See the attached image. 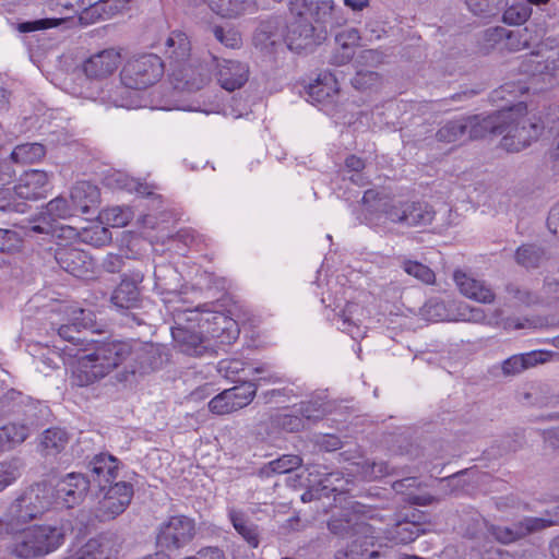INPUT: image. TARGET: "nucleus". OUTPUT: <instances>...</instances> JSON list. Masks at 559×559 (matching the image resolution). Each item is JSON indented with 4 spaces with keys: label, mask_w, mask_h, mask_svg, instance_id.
<instances>
[{
    "label": "nucleus",
    "mask_w": 559,
    "mask_h": 559,
    "mask_svg": "<svg viewBox=\"0 0 559 559\" xmlns=\"http://www.w3.org/2000/svg\"><path fill=\"white\" fill-rule=\"evenodd\" d=\"M131 358V373L146 374L163 367L166 361L159 346L136 341H109L97 344L93 352L80 359L74 378L79 386H86L106 377Z\"/></svg>",
    "instance_id": "f257e3e1"
},
{
    "label": "nucleus",
    "mask_w": 559,
    "mask_h": 559,
    "mask_svg": "<svg viewBox=\"0 0 559 559\" xmlns=\"http://www.w3.org/2000/svg\"><path fill=\"white\" fill-rule=\"evenodd\" d=\"M49 486L38 483L26 488L9 506L0 525L7 534H17L26 525L41 516L51 506Z\"/></svg>",
    "instance_id": "f03ea898"
},
{
    "label": "nucleus",
    "mask_w": 559,
    "mask_h": 559,
    "mask_svg": "<svg viewBox=\"0 0 559 559\" xmlns=\"http://www.w3.org/2000/svg\"><path fill=\"white\" fill-rule=\"evenodd\" d=\"M11 552L22 559L44 556L56 550L63 542L62 527L51 525H34L19 532Z\"/></svg>",
    "instance_id": "7ed1b4c3"
},
{
    "label": "nucleus",
    "mask_w": 559,
    "mask_h": 559,
    "mask_svg": "<svg viewBox=\"0 0 559 559\" xmlns=\"http://www.w3.org/2000/svg\"><path fill=\"white\" fill-rule=\"evenodd\" d=\"M197 533L194 519L185 514L171 515L157 526L155 544L160 552L176 555L193 542Z\"/></svg>",
    "instance_id": "20e7f679"
},
{
    "label": "nucleus",
    "mask_w": 559,
    "mask_h": 559,
    "mask_svg": "<svg viewBox=\"0 0 559 559\" xmlns=\"http://www.w3.org/2000/svg\"><path fill=\"white\" fill-rule=\"evenodd\" d=\"M164 71L165 64L157 55H142L126 62L120 81L126 88L144 90L158 82Z\"/></svg>",
    "instance_id": "39448f33"
},
{
    "label": "nucleus",
    "mask_w": 559,
    "mask_h": 559,
    "mask_svg": "<svg viewBox=\"0 0 559 559\" xmlns=\"http://www.w3.org/2000/svg\"><path fill=\"white\" fill-rule=\"evenodd\" d=\"M91 486L90 478L82 474L72 472L60 479L50 487L49 495L51 504L55 503L64 508H74L83 502Z\"/></svg>",
    "instance_id": "423d86ee"
},
{
    "label": "nucleus",
    "mask_w": 559,
    "mask_h": 559,
    "mask_svg": "<svg viewBox=\"0 0 559 559\" xmlns=\"http://www.w3.org/2000/svg\"><path fill=\"white\" fill-rule=\"evenodd\" d=\"M103 491L104 496L94 509V515L99 522L111 521L122 514L134 495L133 485L128 481H116Z\"/></svg>",
    "instance_id": "0eeeda50"
},
{
    "label": "nucleus",
    "mask_w": 559,
    "mask_h": 559,
    "mask_svg": "<svg viewBox=\"0 0 559 559\" xmlns=\"http://www.w3.org/2000/svg\"><path fill=\"white\" fill-rule=\"evenodd\" d=\"M325 25L316 24L314 20H290L286 22L285 43L290 50L310 49L325 39Z\"/></svg>",
    "instance_id": "6e6552de"
},
{
    "label": "nucleus",
    "mask_w": 559,
    "mask_h": 559,
    "mask_svg": "<svg viewBox=\"0 0 559 559\" xmlns=\"http://www.w3.org/2000/svg\"><path fill=\"white\" fill-rule=\"evenodd\" d=\"M508 112V122L501 140V145L508 152H519L527 147L538 135L539 128L525 116L516 115L513 110Z\"/></svg>",
    "instance_id": "1a4fd4ad"
},
{
    "label": "nucleus",
    "mask_w": 559,
    "mask_h": 559,
    "mask_svg": "<svg viewBox=\"0 0 559 559\" xmlns=\"http://www.w3.org/2000/svg\"><path fill=\"white\" fill-rule=\"evenodd\" d=\"M257 393V383L243 381L224 390L209 402V409L216 415H226L249 405Z\"/></svg>",
    "instance_id": "9d476101"
},
{
    "label": "nucleus",
    "mask_w": 559,
    "mask_h": 559,
    "mask_svg": "<svg viewBox=\"0 0 559 559\" xmlns=\"http://www.w3.org/2000/svg\"><path fill=\"white\" fill-rule=\"evenodd\" d=\"M552 524L554 522L548 519L526 516L510 526L490 525L489 533L497 542L511 544L550 527Z\"/></svg>",
    "instance_id": "9b49d317"
},
{
    "label": "nucleus",
    "mask_w": 559,
    "mask_h": 559,
    "mask_svg": "<svg viewBox=\"0 0 559 559\" xmlns=\"http://www.w3.org/2000/svg\"><path fill=\"white\" fill-rule=\"evenodd\" d=\"M58 265L79 278H88L94 273V261L84 250L72 246L59 247L55 251Z\"/></svg>",
    "instance_id": "f8f14e48"
},
{
    "label": "nucleus",
    "mask_w": 559,
    "mask_h": 559,
    "mask_svg": "<svg viewBox=\"0 0 559 559\" xmlns=\"http://www.w3.org/2000/svg\"><path fill=\"white\" fill-rule=\"evenodd\" d=\"M290 20H314L316 24L333 25L335 5L333 0L308 3L307 0H289Z\"/></svg>",
    "instance_id": "ddd939ff"
},
{
    "label": "nucleus",
    "mask_w": 559,
    "mask_h": 559,
    "mask_svg": "<svg viewBox=\"0 0 559 559\" xmlns=\"http://www.w3.org/2000/svg\"><path fill=\"white\" fill-rule=\"evenodd\" d=\"M466 131L471 140L484 139L488 135H500L506 131L508 112L498 111L488 116L474 115L464 117Z\"/></svg>",
    "instance_id": "4468645a"
},
{
    "label": "nucleus",
    "mask_w": 559,
    "mask_h": 559,
    "mask_svg": "<svg viewBox=\"0 0 559 559\" xmlns=\"http://www.w3.org/2000/svg\"><path fill=\"white\" fill-rule=\"evenodd\" d=\"M212 60L216 62V78L222 88L234 92L241 88L249 80V66L237 60L223 59L221 62L214 56Z\"/></svg>",
    "instance_id": "2eb2a0df"
},
{
    "label": "nucleus",
    "mask_w": 559,
    "mask_h": 559,
    "mask_svg": "<svg viewBox=\"0 0 559 559\" xmlns=\"http://www.w3.org/2000/svg\"><path fill=\"white\" fill-rule=\"evenodd\" d=\"M81 328L86 329V324L82 322H72L68 324H63L58 329V335L67 341L69 345L63 347V350L68 353L69 356L76 357L78 364H80V359L82 357L87 356V354L80 355L81 353H86L90 350V346L94 341H90L86 336V332ZM91 353H88L90 355ZM79 365L73 370V373L78 371ZM73 383L78 385L74 374L72 376Z\"/></svg>",
    "instance_id": "dca6fc26"
},
{
    "label": "nucleus",
    "mask_w": 559,
    "mask_h": 559,
    "mask_svg": "<svg viewBox=\"0 0 559 559\" xmlns=\"http://www.w3.org/2000/svg\"><path fill=\"white\" fill-rule=\"evenodd\" d=\"M144 275L134 272L131 275H123L121 282L114 289L110 300L118 309H133L141 304V289L139 285L143 282Z\"/></svg>",
    "instance_id": "f3484780"
},
{
    "label": "nucleus",
    "mask_w": 559,
    "mask_h": 559,
    "mask_svg": "<svg viewBox=\"0 0 559 559\" xmlns=\"http://www.w3.org/2000/svg\"><path fill=\"white\" fill-rule=\"evenodd\" d=\"M119 460L109 453H98L88 462L91 483L96 484L99 490H105L108 485H114L119 472Z\"/></svg>",
    "instance_id": "a211bd4d"
},
{
    "label": "nucleus",
    "mask_w": 559,
    "mask_h": 559,
    "mask_svg": "<svg viewBox=\"0 0 559 559\" xmlns=\"http://www.w3.org/2000/svg\"><path fill=\"white\" fill-rule=\"evenodd\" d=\"M120 62L121 55L119 50L115 48L104 49L84 61L83 72L90 79H106L118 69Z\"/></svg>",
    "instance_id": "6ab92c4d"
},
{
    "label": "nucleus",
    "mask_w": 559,
    "mask_h": 559,
    "mask_svg": "<svg viewBox=\"0 0 559 559\" xmlns=\"http://www.w3.org/2000/svg\"><path fill=\"white\" fill-rule=\"evenodd\" d=\"M49 176L46 171L31 169L25 171L15 185V193L22 201L45 198L48 192Z\"/></svg>",
    "instance_id": "aec40b11"
},
{
    "label": "nucleus",
    "mask_w": 559,
    "mask_h": 559,
    "mask_svg": "<svg viewBox=\"0 0 559 559\" xmlns=\"http://www.w3.org/2000/svg\"><path fill=\"white\" fill-rule=\"evenodd\" d=\"M329 531L336 536L353 538L356 534L370 533V524L357 512L343 511L328 522Z\"/></svg>",
    "instance_id": "412c9836"
},
{
    "label": "nucleus",
    "mask_w": 559,
    "mask_h": 559,
    "mask_svg": "<svg viewBox=\"0 0 559 559\" xmlns=\"http://www.w3.org/2000/svg\"><path fill=\"white\" fill-rule=\"evenodd\" d=\"M171 335L179 350L189 356H202L211 347L202 334L179 324L171 329Z\"/></svg>",
    "instance_id": "4be33fe9"
},
{
    "label": "nucleus",
    "mask_w": 559,
    "mask_h": 559,
    "mask_svg": "<svg viewBox=\"0 0 559 559\" xmlns=\"http://www.w3.org/2000/svg\"><path fill=\"white\" fill-rule=\"evenodd\" d=\"M170 78L176 90L186 92L200 91L209 81L207 73L192 66L190 61L174 68L170 72Z\"/></svg>",
    "instance_id": "5701e85b"
},
{
    "label": "nucleus",
    "mask_w": 559,
    "mask_h": 559,
    "mask_svg": "<svg viewBox=\"0 0 559 559\" xmlns=\"http://www.w3.org/2000/svg\"><path fill=\"white\" fill-rule=\"evenodd\" d=\"M286 22L280 16H272L262 21L254 33L255 46L262 49L273 48L285 43Z\"/></svg>",
    "instance_id": "b1692460"
},
{
    "label": "nucleus",
    "mask_w": 559,
    "mask_h": 559,
    "mask_svg": "<svg viewBox=\"0 0 559 559\" xmlns=\"http://www.w3.org/2000/svg\"><path fill=\"white\" fill-rule=\"evenodd\" d=\"M164 55L170 71L190 61L191 43L188 36L182 32L170 33L165 41Z\"/></svg>",
    "instance_id": "393cba45"
},
{
    "label": "nucleus",
    "mask_w": 559,
    "mask_h": 559,
    "mask_svg": "<svg viewBox=\"0 0 559 559\" xmlns=\"http://www.w3.org/2000/svg\"><path fill=\"white\" fill-rule=\"evenodd\" d=\"M454 281L460 292L469 299L483 304H490L495 300V293L484 281L474 278L461 271L454 273Z\"/></svg>",
    "instance_id": "a878e982"
},
{
    "label": "nucleus",
    "mask_w": 559,
    "mask_h": 559,
    "mask_svg": "<svg viewBox=\"0 0 559 559\" xmlns=\"http://www.w3.org/2000/svg\"><path fill=\"white\" fill-rule=\"evenodd\" d=\"M489 40L500 43L509 50L518 51L530 47L531 34L527 27L508 29L503 26H497L487 29Z\"/></svg>",
    "instance_id": "bb28decb"
},
{
    "label": "nucleus",
    "mask_w": 559,
    "mask_h": 559,
    "mask_svg": "<svg viewBox=\"0 0 559 559\" xmlns=\"http://www.w3.org/2000/svg\"><path fill=\"white\" fill-rule=\"evenodd\" d=\"M228 519L237 534L252 548L260 545L261 530L249 515L239 509L229 508Z\"/></svg>",
    "instance_id": "cd10ccee"
},
{
    "label": "nucleus",
    "mask_w": 559,
    "mask_h": 559,
    "mask_svg": "<svg viewBox=\"0 0 559 559\" xmlns=\"http://www.w3.org/2000/svg\"><path fill=\"white\" fill-rule=\"evenodd\" d=\"M209 9L224 19H238L257 10V0H203Z\"/></svg>",
    "instance_id": "c85d7f7f"
},
{
    "label": "nucleus",
    "mask_w": 559,
    "mask_h": 559,
    "mask_svg": "<svg viewBox=\"0 0 559 559\" xmlns=\"http://www.w3.org/2000/svg\"><path fill=\"white\" fill-rule=\"evenodd\" d=\"M99 190L90 181L76 182L70 193L71 205L75 212L88 213L91 207L96 206L99 202Z\"/></svg>",
    "instance_id": "c756f323"
},
{
    "label": "nucleus",
    "mask_w": 559,
    "mask_h": 559,
    "mask_svg": "<svg viewBox=\"0 0 559 559\" xmlns=\"http://www.w3.org/2000/svg\"><path fill=\"white\" fill-rule=\"evenodd\" d=\"M551 353L545 350H533L525 354H518L509 357L502 362L504 374H518L528 368L549 360Z\"/></svg>",
    "instance_id": "7c9ffc66"
},
{
    "label": "nucleus",
    "mask_w": 559,
    "mask_h": 559,
    "mask_svg": "<svg viewBox=\"0 0 559 559\" xmlns=\"http://www.w3.org/2000/svg\"><path fill=\"white\" fill-rule=\"evenodd\" d=\"M373 527L370 525V533L356 534L348 548L340 549L335 552V559H370L376 557L377 552L370 550L374 538Z\"/></svg>",
    "instance_id": "2f4dec72"
},
{
    "label": "nucleus",
    "mask_w": 559,
    "mask_h": 559,
    "mask_svg": "<svg viewBox=\"0 0 559 559\" xmlns=\"http://www.w3.org/2000/svg\"><path fill=\"white\" fill-rule=\"evenodd\" d=\"M338 95L337 80L331 73L319 75L314 83L308 87L309 98L317 104L332 103Z\"/></svg>",
    "instance_id": "473e14b6"
},
{
    "label": "nucleus",
    "mask_w": 559,
    "mask_h": 559,
    "mask_svg": "<svg viewBox=\"0 0 559 559\" xmlns=\"http://www.w3.org/2000/svg\"><path fill=\"white\" fill-rule=\"evenodd\" d=\"M558 69V59L543 58L539 52H532L520 66L522 73L532 76H552ZM543 80L545 81V78Z\"/></svg>",
    "instance_id": "72a5a7b5"
},
{
    "label": "nucleus",
    "mask_w": 559,
    "mask_h": 559,
    "mask_svg": "<svg viewBox=\"0 0 559 559\" xmlns=\"http://www.w3.org/2000/svg\"><path fill=\"white\" fill-rule=\"evenodd\" d=\"M405 225L408 227L426 226L432 223L436 212L426 202L406 201Z\"/></svg>",
    "instance_id": "f704fd0d"
},
{
    "label": "nucleus",
    "mask_w": 559,
    "mask_h": 559,
    "mask_svg": "<svg viewBox=\"0 0 559 559\" xmlns=\"http://www.w3.org/2000/svg\"><path fill=\"white\" fill-rule=\"evenodd\" d=\"M29 429L24 424L9 423L0 427V450H9L21 444L28 437Z\"/></svg>",
    "instance_id": "c9c22d12"
},
{
    "label": "nucleus",
    "mask_w": 559,
    "mask_h": 559,
    "mask_svg": "<svg viewBox=\"0 0 559 559\" xmlns=\"http://www.w3.org/2000/svg\"><path fill=\"white\" fill-rule=\"evenodd\" d=\"M213 322L215 328L212 330V336L218 338L221 343L230 344L238 338V324L233 319L223 313H215L213 316Z\"/></svg>",
    "instance_id": "e433bc0d"
},
{
    "label": "nucleus",
    "mask_w": 559,
    "mask_h": 559,
    "mask_svg": "<svg viewBox=\"0 0 559 559\" xmlns=\"http://www.w3.org/2000/svg\"><path fill=\"white\" fill-rule=\"evenodd\" d=\"M69 436L64 429L49 428L41 433L40 445L46 455L60 453L68 444Z\"/></svg>",
    "instance_id": "4c0bfd02"
},
{
    "label": "nucleus",
    "mask_w": 559,
    "mask_h": 559,
    "mask_svg": "<svg viewBox=\"0 0 559 559\" xmlns=\"http://www.w3.org/2000/svg\"><path fill=\"white\" fill-rule=\"evenodd\" d=\"M174 241L181 243L186 249L197 252L205 250L209 246L206 236L191 227H183L170 237Z\"/></svg>",
    "instance_id": "58836bf2"
},
{
    "label": "nucleus",
    "mask_w": 559,
    "mask_h": 559,
    "mask_svg": "<svg viewBox=\"0 0 559 559\" xmlns=\"http://www.w3.org/2000/svg\"><path fill=\"white\" fill-rule=\"evenodd\" d=\"M46 155V148L40 143H25L14 147L11 159L21 164H34Z\"/></svg>",
    "instance_id": "ea45409f"
},
{
    "label": "nucleus",
    "mask_w": 559,
    "mask_h": 559,
    "mask_svg": "<svg viewBox=\"0 0 559 559\" xmlns=\"http://www.w3.org/2000/svg\"><path fill=\"white\" fill-rule=\"evenodd\" d=\"M73 215H75V212L71 203H69L68 200L62 197H57L49 201L46 204L45 210L40 212V216L44 221L47 222L64 219Z\"/></svg>",
    "instance_id": "a19ab883"
},
{
    "label": "nucleus",
    "mask_w": 559,
    "mask_h": 559,
    "mask_svg": "<svg viewBox=\"0 0 559 559\" xmlns=\"http://www.w3.org/2000/svg\"><path fill=\"white\" fill-rule=\"evenodd\" d=\"M466 126L464 117L450 120L436 132V140L447 144L460 141L467 134Z\"/></svg>",
    "instance_id": "79ce46f5"
},
{
    "label": "nucleus",
    "mask_w": 559,
    "mask_h": 559,
    "mask_svg": "<svg viewBox=\"0 0 559 559\" xmlns=\"http://www.w3.org/2000/svg\"><path fill=\"white\" fill-rule=\"evenodd\" d=\"M80 240L94 247H103L110 243L111 231L102 224H92L81 230Z\"/></svg>",
    "instance_id": "37998d69"
},
{
    "label": "nucleus",
    "mask_w": 559,
    "mask_h": 559,
    "mask_svg": "<svg viewBox=\"0 0 559 559\" xmlns=\"http://www.w3.org/2000/svg\"><path fill=\"white\" fill-rule=\"evenodd\" d=\"M273 423L287 432H299L307 428L306 419L300 416L296 407L287 413L275 415Z\"/></svg>",
    "instance_id": "c03bdc74"
},
{
    "label": "nucleus",
    "mask_w": 559,
    "mask_h": 559,
    "mask_svg": "<svg viewBox=\"0 0 559 559\" xmlns=\"http://www.w3.org/2000/svg\"><path fill=\"white\" fill-rule=\"evenodd\" d=\"M465 3L475 15L488 17L500 12L507 4V0H465Z\"/></svg>",
    "instance_id": "a18cd8bd"
},
{
    "label": "nucleus",
    "mask_w": 559,
    "mask_h": 559,
    "mask_svg": "<svg viewBox=\"0 0 559 559\" xmlns=\"http://www.w3.org/2000/svg\"><path fill=\"white\" fill-rule=\"evenodd\" d=\"M21 467V460L17 457H11L0 462V491L20 477Z\"/></svg>",
    "instance_id": "49530a36"
},
{
    "label": "nucleus",
    "mask_w": 559,
    "mask_h": 559,
    "mask_svg": "<svg viewBox=\"0 0 559 559\" xmlns=\"http://www.w3.org/2000/svg\"><path fill=\"white\" fill-rule=\"evenodd\" d=\"M419 525L414 522H399L391 530V539L399 544H408L419 536Z\"/></svg>",
    "instance_id": "de8ad7c7"
},
{
    "label": "nucleus",
    "mask_w": 559,
    "mask_h": 559,
    "mask_svg": "<svg viewBox=\"0 0 559 559\" xmlns=\"http://www.w3.org/2000/svg\"><path fill=\"white\" fill-rule=\"evenodd\" d=\"M402 269L408 275L417 278L425 284H433L436 281L435 272L427 265L413 260H403Z\"/></svg>",
    "instance_id": "09e8293b"
},
{
    "label": "nucleus",
    "mask_w": 559,
    "mask_h": 559,
    "mask_svg": "<svg viewBox=\"0 0 559 559\" xmlns=\"http://www.w3.org/2000/svg\"><path fill=\"white\" fill-rule=\"evenodd\" d=\"M212 33L215 39L227 48L237 49L242 45L241 34L235 27L215 25Z\"/></svg>",
    "instance_id": "8fccbe9b"
},
{
    "label": "nucleus",
    "mask_w": 559,
    "mask_h": 559,
    "mask_svg": "<svg viewBox=\"0 0 559 559\" xmlns=\"http://www.w3.org/2000/svg\"><path fill=\"white\" fill-rule=\"evenodd\" d=\"M543 259V250L534 245H524L515 252V260L525 267H537Z\"/></svg>",
    "instance_id": "3c124183"
},
{
    "label": "nucleus",
    "mask_w": 559,
    "mask_h": 559,
    "mask_svg": "<svg viewBox=\"0 0 559 559\" xmlns=\"http://www.w3.org/2000/svg\"><path fill=\"white\" fill-rule=\"evenodd\" d=\"M26 202L16 197L15 187L0 189V211L25 213L27 211Z\"/></svg>",
    "instance_id": "603ef678"
},
{
    "label": "nucleus",
    "mask_w": 559,
    "mask_h": 559,
    "mask_svg": "<svg viewBox=\"0 0 559 559\" xmlns=\"http://www.w3.org/2000/svg\"><path fill=\"white\" fill-rule=\"evenodd\" d=\"M382 78L376 71L359 70L352 79V85L357 91H367L377 88L381 85Z\"/></svg>",
    "instance_id": "864d4df0"
},
{
    "label": "nucleus",
    "mask_w": 559,
    "mask_h": 559,
    "mask_svg": "<svg viewBox=\"0 0 559 559\" xmlns=\"http://www.w3.org/2000/svg\"><path fill=\"white\" fill-rule=\"evenodd\" d=\"M302 463L300 456L295 454H285L269 463V468L275 474H286L298 468Z\"/></svg>",
    "instance_id": "5fc2aeb1"
},
{
    "label": "nucleus",
    "mask_w": 559,
    "mask_h": 559,
    "mask_svg": "<svg viewBox=\"0 0 559 559\" xmlns=\"http://www.w3.org/2000/svg\"><path fill=\"white\" fill-rule=\"evenodd\" d=\"M63 22V19H39L16 23V31L20 33H33L56 27Z\"/></svg>",
    "instance_id": "6e6d98bb"
},
{
    "label": "nucleus",
    "mask_w": 559,
    "mask_h": 559,
    "mask_svg": "<svg viewBox=\"0 0 559 559\" xmlns=\"http://www.w3.org/2000/svg\"><path fill=\"white\" fill-rule=\"evenodd\" d=\"M103 219L106 223L110 224L112 227H123L131 219V212L128 209H122L120 206H114L106 209L102 213Z\"/></svg>",
    "instance_id": "4d7b16f0"
},
{
    "label": "nucleus",
    "mask_w": 559,
    "mask_h": 559,
    "mask_svg": "<svg viewBox=\"0 0 559 559\" xmlns=\"http://www.w3.org/2000/svg\"><path fill=\"white\" fill-rule=\"evenodd\" d=\"M300 416L306 419V425L308 426L311 421H317L321 419L324 415V409L322 404L316 401H306L301 402L298 407H296Z\"/></svg>",
    "instance_id": "13d9d810"
},
{
    "label": "nucleus",
    "mask_w": 559,
    "mask_h": 559,
    "mask_svg": "<svg viewBox=\"0 0 559 559\" xmlns=\"http://www.w3.org/2000/svg\"><path fill=\"white\" fill-rule=\"evenodd\" d=\"M406 201L390 202L383 204V213L392 223L405 225Z\"/></svg>",
    "instance_id": "bf43d9fd"
},
{
    "label": "nucleus",
    "mask_w": 559,
    "mask_h": 559,
    "mask_svg": "<svg viewBox=\"0 0 559 559\" xmlns=\"http://www.w3.org/2000/svg\"><path fill=\"white\" fill-rule=\"evenodd\" d=\"M358 309V305L347 302L344 309L337 313V318L342 321V331L353 333V329H359L358 323L354 319V314Z\"/></svg>",
    "instance_id": "052dcab7"
},
{
    "label": "nucleus",
    "mask_w": 559,
    "mask_h": 559,
    "mask_svg": "<svg viewBox=\"0 0 559 559\" xmlns=\"http://www.w3.org/2000/svg\"><path fill=\"white\" fill-rule=\"evenodd\" d=\"M335 41L338 47L355 51L360 41V34L357 28L343 29L335 36Z\"/></svg>",
    "instance_id": "680f3d73"
},
{
    "label": "nucleus",
    "mask_w": 559,
    "mask_h": 559,
    "mask_svg": "<svg viewBox=\"0 0 559 559\" xmlns=\"http://www.w3.org/2000/svg\"><path fill=\"white\" fill-rule=\"evenodd\" d=\"M124 266V258L120 254L108 253L102 262V267L107 273H119Z\"/></svg>",
    "instance_id": "e2e57ef3"
},
{
    "label": "nucleus",
    "mask_w": 559,
    "mask_h": 559,
    "mask_svg": "<svg viewBox=\"0 0 559 559\" xmlns=\"http://www.w3.org/2000/svg\"><path fill=\"white\" fill-rule=\"evenodd\" d=\"M182 559H226L223 549L214 546H206L199 549L194 555Z\"/></svg>",
    "instance_id": "0e129e2a"
},
{
    "label": "nucleus",
    "mask_w": 559,
    "mask_h": 559,
    "mask_svg": "<svg viewBox=\"0 0 559 559\" xmlns=\"http://www.w3.org/2000/svg\"><path fill=\"white\" fill-rule=\"evenodd\" d=\"M16 233L0 228V252H9L16 247Z\"/></svg>",
    "instance_id": "69168bd1"
},
{
    "label": "nucleus",
    "mask_w": 559,
    "mask_h": 559,
    "mask_svg": "<svg viewBox=\"0 0 559 559\" xmlns=\"http://www.w3.org/2000/svg\"><path fill=\"white\" fill-rule=\"evenodd\" d=\"M344 165L348 171L362 173L366 167V162L361 157L350 154L345 158Z\"/></svg>",
    "instance_id": "338daca9"
},
{
    "label": "nucleus",
    "mask_w": 559,
    "mask_h": 559,
    "mask_svg": "<svg viewBox=\"0 0 559 559\" xmlns=\"http://www.w3.org/2000/svg\"><path fill=\"white\" fill-rule=\"evenodd\" d=\"M354 53L355 51L338 47V49L332 55L331 62L336 66L346 64L353 59Z\"/></svg>",
    "instance_id": "774afa93"
}]
</instances>
